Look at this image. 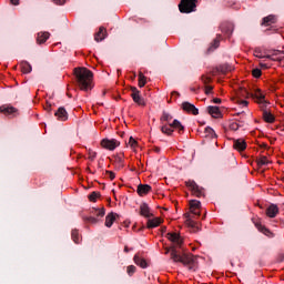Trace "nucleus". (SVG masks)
Instances as JSON below:
<instances>
[{"mask_svg":"<svg viewBox=\"0 0 284 284\" xmlns=\"http://www.w3.org/2000/svg\"><path fill=\"white\" fill-rule=\"evenodd\" d=\"M166 239L173 244L166 248L165 254H171L174 263H182L191 272H196V256L192 253L179 251L183 247V237L179 233H168Z\"/></svg>","mask_w":284,"mask_h":284,"instance_id":"1","label":"nucleus"},{"mask_svg":"<svg viewBox=\"0 0 284 284\" xmlns=\"http://www.w3.org/2000/svg\"><path fill=\"white\" fill-rule=\"evenodd\" d=\"M75 74L77 85L83 92L92 90V79L94 74L88 68H75L73 70Z\"/></svg>","mask_w":284,"mask_h":284,"instance_id":"2","label":"nucleus"},{"mask_svg":"<svg viewBox=\"0 0 284 284\" xmlns=\"http://www.w3.org/2000/svg\"><path fill=\"white\" fill-rule=\"evenodd\" d=\"M179 10L183 14H190V12H195L196 0H181L179 4Z\"/></svg>","mask_w":284,"mask_h":284,"instance_id":"3","label":"nucleus"},{"mask_svg":"<svg viewBox=\"0 0 284 284\" xmlns=\"http://www.w3.org/2000/svg\"><path fill=\"white\" fill-rule=\"evenodd\" d=\"M0 113L4 114V116H8L9 119H17L19 114V109L12 106V104H3L0 106Z\"/></svg>","mask_w":284,"mask_h":284,"instance_id":"4","label":"nucleus"},{"mask_svg":"<svg viewBox=\"0 0 284 284\" xmlns=\"http://www.w3.org/2000/svg\"><path fill=\"white\" fill-rule=\"evenodd\" d=\"M186 187H190L193 196H197V199H201V196H205V189L203 186H200L194 182V180H189L185 182Z\"/></svg>","mask_w":284,"mask_h":284,"instance_id":"5","label":"nucleus"},{"mask_svg":"<svg viewBox=\"0 0 284 284\" xmlns=\"http://www.w3.org/2000/svg\"><path fill=\"white\" fill-rule=\"evenodd\" d=\"M131 98L138 105H145V99H143V97L141 95V91H139L136 87H131Z\"/></svg>","mask_w":284,"mask_h":284,"instance_id":"6","label":"nucleus"},{"mask_svg":"<svg viewBox=\"0 0 284 284\" xmlns=\"http://www.w3.org/2000/svg\"><path fill=\"white\" fill-rule=\"evenodd\" d=\"M101 145L102 148H104L105 150H116V148H119L121 145V142H119L115 139H103L101 141Z\"/></svg>","mask_w":284,"mask_h":284,"instance_id":"7","label":"nucleus"},{"mask_svg":"<svg viewBox=\"0 0 284 284\" xmlns=\"http://www.w3.org/2000/svg\"><path fill=\"white\" fill-rule=\"evenodd\" d=\"M184 216L186 219L185 223H186L187 227H190L192 230V232H200L201 231V225H199L197 222L192 220V216L190 215V213H186Z\"/></svg>","mask_w":284,"mask_h":284,"instance_id":"8","label":"nucleus"},{"mask_svg":"<svg viewBox=\"0 0 284 284\" xmlns=\"http://www.w3.org/2000/svg\"><path fill=\"white\" fill-rule=\"evenodd\" d=\"M190 210L191 214L194 216H201V201L199 200H191L190 201Z\"/></svg>","mask_w":284,"mask_h":284,"instance_id":"9","label":"nucleus"},{"mask_svg":"<svg viewBox=\"0 0 284 284\" xmlns=\"http://www.w3.org/2000/svg\"><path fill=\"white\" fill-rule=\"evenodd\" d=\"M182 110H184V112H189V113L193 114L194 116H197V114H199V109L190 102H183Z\"/></svg>","mask_w":284,"mask_h":284,"instance_id":"10","label":"nucleus"},{"mask_svg":"<svg viewBox=\"0 0 284 284\" xmlns=\"http://www.w3.org/2000/svg\"><path fill=\"white\" fill-rule=\"evenodd\" d=\"M254 225H255L256 230H258V232H261L265 236H268L270 239H272V236H274L272 231H270V229L265 227V225L261 224L260 221H255Z\"/></svg>","mask_w":284,"mask_h":284,"instance_id":"11","label":"nucleus"},{"mask_svg":"<svg viewBox=\"0 0 284 284\" xmlns=\"http://www.w3.org/2000/svg\"><path fill=\"white\" fill-rule=\"evenodd\" d=\"M221 31L226 37H232V32H234V24L232 22H224L221 24Z\"/></svg>","mask_w":284,"mask_h":284,"instance_id":"12","label":"nucleus"},{"mask_svg":"<svg viewBox=\"0 0 284 284\" xmlns=\"http://www.w3.org/2000/svg\"><path fill=\"white\" fill-rule=\"evenodd\" d=\"M140 214H141V216H144V219H152V216H154L150 212V206L148 205V203H142L140 205Z\"/></svg>","mask_w":284,"mask_h":284,"instance_id":"13","label":"nucleus"},{"mask_svg":"<svg viewBox=\"0 0 284 284\" xmlns=\"http://www.w3.org/2000/svg\"><path fill=\"white\" fill-rule=\"evenodd\" d=\"M139 196H145L152 192V186L150 184H140L136 190Z\"/></svg>","mask_w":284,"mask_h":284,"instance_id":"14","label":"nucleus"},{"mask_svg":"<svg viewBox=\"0 0 284 284\" xmlns=\"http://www.w3.org/2000/svg\"><path fill=\"white\" fill-rule=\"evenodd\" d=\"M161 223H163L161 217L149 219L146 222V227L148 230H154V227H159Z\"/></svg>","mask_w":284,"mask_h":284,"instance_id":"15","label":"nucleus"},{"mask_svg":"<svg viewBox=\"0 0 284 284\" xmlns=\"http://www.w3.org/2000/svg\"><path fill=\"white\" fill-rule=\"evenodd\" d=\"M54 116H57L58 121H68V111H65V108L60 106L55 111Z\"/></svg>","mask_w":284,"mask_h":284,"instance_id":"16","label":"nucleus"},{"mask_svg":"<svg viewBox=\"0 0 284 284\" xmlns=\"http://www.w3.org/2000/svg\"><path fill=\"white\" fill-rule=\"evenodd\" d=\"M233 146L237 152H244L247 149V143L243 139L234 140Z\"/></svg>","mask_w":284,"mask_h":284,"instance_id":"17","label":"nucleus"},{"mask_svg":"<svg viewBox=\"0 0 284 284\" xmlns=\"http://www.w3.org/2000/svg\"><path fill=\"white\" fill-rule=\"evenodd\" d=\"M266 59H271L272 61H283L284 53L283 51L274 50L271 54L265 57Z\"/></svg>","mask_w":284,"mask_h":284,"instance_id":"18","label":"nucleus"},{"mask_svg":"<svg viewBox=\"0 0 284 284\" xmlns=\"http://www.w3.org/2000/svg\"><path fill=\"white\" fill-rule=\"evenodd\" d=\"M278 214V206L276 204H271L266 209V216L270 219H276V215Z\"/></svg>","mask_w":284,"mask_h":284,"instance_id":"19","label":"nucleus"},{"mask_svg":"<svg viewBox=\"0 0 284 284\" xmlns=\"http://www.w3.org/2000/svg\"><path fill=\"white\" fill-rule=\"evenodd\" d=\"M50 39V32H39L37 36V44L42 45V43H45Z\"/></svg>","mask_w":284,"mask_h":284,"instance_id":"20","label":"nucleus"},{"mask_svg":"<svg viewBox=\"0 0 284 284\" xmlns=\"http://www.w3.org/2000/svg\"><path fill=\"white\" fill-rule=\"evenodd\" d=\"M207 112L210 115L213 116V119H221V116H223V114L221 113V109H219V106H209Z\"/></svg>","mask_w":284,"mask_h":284,"instance_id":"21","label":"nucleus"},{"mask_svg":"<svg viewBox=\"0 0 284 284\" xmlns=\"http://www.w3.org/2000/svg\"><path fill=\"white\" fill-rule=\"evenodd\" d=\"M221 39H222V36L216 34V38L213 40V42L211 43V45L207 49L209 53L214 52V50H216L221 45Z\"/></svg>","mask_w":284,"mask_h":284,"instance_id":"22","label":"nucleus"},{"mask_svg":"<svg viewBox=\"0 0 284 284\" xmlns=\"http://www.w3.org/2000/svg\"><path fill=\"white\" fill-rule=\"evenodd\" d=\"M234 68L231 64H220L216 67V72H221V74H227V72H232Z\"/></svg>","mask_w":284,"mask_h":284,"instance_id":"23","label":"nucleus"},{"mask_svg":"<svg viewBox=\"0 0 284 284\" xmlns=\"http://www.w3.org/2000/svg\"><path fill=\"white\" fill-rule=\"evenodd\" d=\"M105 37H108V31L103 27H100L99 32H97L94 36V40L98 42L103 41Z\"/></svg>","mask_w":284,"mask_h":284,"instance_id":"24","label":"nucleus"},{"mask_svg":"<svg viewBox=\"0 0 284 284\" xmlns=\"http://www.w3.org/2000/svg\"><path fill=\"white\" fill-rule=\"evenodd\" d=\"M133 261L135 265H139V267H142V270H145L148 267V262L145 261V258H142L139 255H134Z\"/></svg>","mask_w":284,"mask_h":284,"instance_id":"25","label":"nucleus"},{"mask_svg":"<svg viewBox=\"0 0 284 284\" xmlns=\"http://www.w3.org/2000/svg\"><path fill=\"white\" fill-rule=\"evenodd\" d=\"M251 97L257 99L260 103H265V94H263V91H261V89H255L254 93H252Z\"/></svg>","mask_w":284,"mask_h":284,"instance_id":"26","label":"nucleus"},{"mask_svg":"<svg viewBox=\"0 0 284 284\" xmlns=\"http://www.w3.org/2000/svg\"><path fill=\"white\" fill-rule=\"evenodd\" d=\"M263 119H264L265 123H274V121H276V118H274V114H272L267 110L263 111Z\"/></svg>","mask_w":284,"mask_h":284,"instance_id":"27","label":"nucleus"},{"mask_svg":"<svg viewBox=\"0 0 284 284\" xmlns=\"http://www.w3.org/2000/svg\"><path fill=\"white\" fill-rule=\"evenodd\" d=\"M116 220V215L114 213H110L105 217V227H112L114 225V221Z\"/></svg>","mask_w":284,"mask_h":284,"instance_id":"28","label":"nucleus"},{"mask_svg":"<svg viewBox=\"0 0 284 284\" xmlns=\"http://www.w3.org/2000/svg\"><path fill=\"white\" fill-rule=\"evenodd\" d=\"M170 126L173 130H179V132H184V130H185V126H183V124H181V121H179V120H173V122L170 123Z\"/></svg>","mask_w":284,"mask_h":284,"instance_id":"29","label":"nucleus"},{"mask_svg":"<svg viewBox=\"0 0 284 284\" xmlns=\"http://www.w3.org/2000/svg\"><path fill=\"white\" fill-rule=\"evenodd\" d=\"M161 132L163 134H166L168 136H172V133L174 132V129L170 125V123H169V125L168 124H163L161 126Z\"/></svg>","mask_w":284,"mask_h":284,"instance_id":"30","label":"nucleus"},{"mask_svg":"<svg viewBox=\"0 0 284 284\" xmlns=\"http://www.w3.org/2000/svg\"><path fill=\"white\" fill-rule=\"evenodd\" d=\"M272 23H276V17L271 14L263 18L262 26H272Z\"/></svg>","mask_w":284,"mask_h":284,"instance_id":"31","label":"nucleus"},{"mask_svg":"<svg viewBox=\"0 0 284 284\" xmlns=\"http://www.w3.org/2000/svg\"><path fill=\"white\" fill-rule=\"evenodd\" d=\"M21 68H22L23 74H30V72H32V65L27 61L21 63Z\"/></svg>","mask_w":284,"mask_h":284,"instance_id":"32","label":"nucleus"},{"mask_svg":"<svg viewBox=\"0 0 284 284\" xmlns=\"http://www.w3.org/2000/svg\"><path fill=\"white\" fill-rule=\"evenodd\" d=\"M139 88H145V83H148V78L143 75V72L139 73Z\"/></svg>","mask_w":284,"mask_h":284,"instance_id":"33","label":"nucleus"},{"mask_svg":"<svg viewBox=\"0 0 284 284\" xmlns=\"http://www.w3.org/2000/svg\"><path fill=\"white\" fill-rule=\"evenodd\" d=\"M172 119H173L172 114H170L169 112L163 111L160 121H161L162 123H163V121H165L166 123L170 124V121H172Z\"/></svg>","mask_w":284,"mask_h":284,"instance_id":"34","label":"nucleus"},{"mask_svg":"<svg viewBox=\"0 0 284 284\" xmlns=\"http://www.w3.org/2000/svg\"><path fill=\"white\" fill-rule=\"evenodd\" d=\"M91 214H93V216H100L101 219H103V216H105V209H93L91 211Z\"/></svg>","mask_w":284,"mask_h":284,"instance_id":"35","label":"nucleus"},{"mask_svg":"<svg viewBox=\"0 0 284 284\" xmlns=\"http://www.w3.org/2000/svg\"><path fill=\"white\" fill-rule=\"evenodd\" d=\"M256 163L260 168H263V165H268L267 156H261L256 160Z\"/></svg>","mask_w":284,"mask_h":284,"instance_id":"36","label":"nucleus"},{"mask_svg":"<svg viewBox=\"0 0 284 284\" xmlns=\"http://www.w3.org/2000/svg\"><path fill=\"white\" fill-rule=\"evenodd\" d=\"M114 163L118 165V168H124L125 164L123 163V155H115Z\"/></svg>","mask_w":284,"mask_h":284,"instance_id":"37","label":"nucleus"},{"mask_svg":"<svg viewBox=\"0 0 284 284\" xmlns=\"http://www.w3.org/2000/svg\"><path fill=\"white\" fill-rule=\"evenodd\" d=\"M71 239L74 243L79 245L80 240H79V231L78 230H72L71 232Z\"/></svg>","mask_w":284,"mask_h":284,"instance_id":"38","label":"nucleus"},{"mask_svg":"<svg viewBox=\"0 0 284 284\" xmlns=\"http://www.w3.org/2000/svg\"><path fill=\"white\" fill-rule=\"evenodd\" d=\"M83 221H85V223H91L92 225H97V223H99V219L94 216L83 217Z\"/></svg>","mask_w":284,"mask_h":284,"instance_id":"39","label":"nucleus"},{"mask_svg":"<svg viewBox=\"0 0 284 284\" xmlns=\"http://www.w3.org/2000/svg\"><path fill=\"white\" fill-rule=\"evenodd\" d=\"M101 196V193L100 192H92L90 195H89V200L94 203L97 201V199H99Z\"/></svg>","mask_w":284,"mask_h":284,"instance_id":"40","label":"nucleus"},{"mask_svg":"<svg viewBox=\"0 0 284 284\" xmlns=\"http://www.w3.org/2000/svg\"><path fill=\"white\" fill-rule=\"evenodd\" d=\"M136 272V266H134V265H129L128 267H126V274L129 275V276H134V273Z\"/></svg>","mask_w":284,"mask_h":284,"instance_id":"41","label":"nucleus"},{"mask_svg":"<svg viewBox=\"0 0 284 284\" xmlns=\"http://www.w3.org/2000/svg\"><path fill=\"white\" fill-rule=\"evenodd\" d=\"M205 133L207 134V136H211V139H214V136H216V132H214V129L210 126L205 129Z\"/></svg>","mask_w":284,"mask_h":284,"instance_id":"42","label":"nucleus"},{"mask_svg":"<svg viewBox=\"0 0 284 284\" xmlns=\"http://www.w3.org/2000/svg\"><path fill=\"white\" fill-rule=\"evenodd\" d=\"M252 74L255 79H260L262 71L261 69H253Z\"/></svg>","mask_w":284,"mask_h":284,"instance_id":"43","label":"nucleus"},{"mask_svg":"<svg viewBox=\"0 0 284 284\" xmlns=\"http://www.w3.org/2000/svg\"><path fill=\"white\" fill-rule=\"evenodd\" d=\"M201 80H202V83H204V85H207V83L212 82V78L206 77V75H202Z\"/></svg>","mask_w":284,"mask_h":284,"instance_id":"44","label":"nucleus"},{"mask_svg":"<svg viewBox=\"0 0 284 284\" xmlns=\"http://www.w3.org/2000/svg\"><path fill=\"white\" fill-rule=\"evenodd\" d=\"M239 128H241V124H239L237 122H232L230 124V130H233V132H236V130H239Z\"/></svg>","mask_w":284,"mask_h":284,"instance_id":"45","label":"nucleus"},{"mask_svg":"<svg viewBox=\"0 0 284 284\" xmlns=\"http://www.w3.org/2000/svg\"><path fill=\"white\" fill-rule=\"evenodd\" d=\"M88 154H89V160L90 161H94V159H97V152H94L92 150H89Z\"/></svg>","mask_w":284,"mask_h":284,"instance_id":"46","label":"nucleus"},{"mask_svg":"<svg viewBox=\"0 0 284 284\" xmlns=\"http://www.w3.org/2000/svg\"><path fill=\"white\" fill-rule=\"evenodd\" d=\"M129 145H131V148H135L138 145V142L134 138H130L129 139Z\"/></svg>","mask_w":284,"mask_h":284,"instance_id":"47","label":"nucleus"},{"mask_svg":"<svg viewBox=\"0 0 284 284\" xmlns=\"http://www.w3.org/2000/svg\"><path fill=\"white\" fill-rule=\"evenodd\" d=\"M105 174L109 175V179H111V181H114V179H116V174L112 171H105Z\"/></svg>","mask_w":284,"mask_h":284,"instance_id":"48","label":"nucleus"},{"mask_svg":"<svg viewBox=\"0 0 284 284\" xmlns=\"http://www.w3.org/2000/svg\"><path fill=\"white\" fill-rule=\"evenodd\" d=\"M212 90H214L213 87L206 85V87H205V94H212Z\"/></svg>","mask_w":284,"mask_h":284,"instance_id":"49","label":"nucleus"},{"mask_svg":"<svg viewBox=\"0 0 284 284\" xmlns=\"http://www.w3.org/2000/svg\"><path fill=\"white\" fill-rule=\"evenodd\" d=\"M44 110L47 112H52V104H50L49 102H47L45 106H44Z\"/></svg>","mask_w":284,"mask_h":284,"instance_id":"50","label":"nucleus"},{"mask_svg":"<svg viewBox=\"0 0 284 284\" xmlns=\"http://www.w3.org/2000/svg\"><path fill=\"white\" fill-rule=\"evenodd\" d=\"M53 3H55L57 6H63V3H65V0H52Z\"/></svg>","mask_w":284,"mask_h":284,"instance_id":"51","label":"nucleus"},{"mask_svg":"<svg viewBox=\"0 0 284 284\" xmlns=\"http://www.w3.org/2000/svg\"><path fill=\"white\" fill-rule=\"evenodd\" d=\"M239 103H240V105H244L245 108H247L248 102L245 100H240Z\"/></svg>","mask_w":284,"mask_h":284,"instance_id":"52","label":"nucleus"},{"mask_svg":"<svg viewBox=\"0 0 284 284\" xmlns=\"http://www.w3.org/2000/svg\"><path fill=\"white\" fill-rule=\"evenodd\" d=\"M221 71H216V68L211 71L212 77H216V73Z\"/></svg>","mask_w":284,"mask_h":284,"instance_id":"53","label":"nucleus"},{"mask_svg":"<svg viewBox=\"0 0 284 284\" xmlns=\"http://www.w3.org/2000/svg\"><path fill=\"white\" fill-rule=\"evenodd\" d=\"M12 6H19V0H10Z\"/></svg>","mask_w":284,"mask_h":284,"instance_id":"54","label":"nucleus"},{"mask_svg":"<svg viewBox=\"0 0 284 284\" xmlns=\"http://www.w3.org/2000/svg\"><path fill=\"white\" fill-rule=\"evenodd\" d=\"M213 103H221V99L219 98L213 99Z\"/></svg>","mask_w":284,"mask_h":284,"instance_id":"55","label":"nucleus"},{"mask_svg":"<svg viewBox=\"0 0 284 284\" xmlns=\"http://www.w3.org/2000/svg\"><path fill=\"white\" fill-rule=\"evenodd\" d=\"M278 261H280V263H283V261H284V254H281V255H280V260H278Z\"/></svg>","mask_w":284,"mask_h":284,"instance_id":"56","label":"nucleus"},{"mask_svg":"<svg viewBox=\"0 0 284 284\" xmlns=\"http://www.w3.org/2000/svg\"><path fill=\"white\" fill-rule=\"evenodd\" d=\"M172 94H176V97H181V93L180 92H176V91H173Z\"/></svg>","mask_w":284,"mask_h":284,"instance_id":"57","label":"nucleus"},{"mask_svg":"<svg viewBox=\"0 0 284 284\" xmlns=\"http://www.w3.org/2000/svg\"><path fill=\"white\" fill-rule=\"evenodd\" d=\"M242 92H244V94H246L247 97H250V93L247 92V90H242Z\"/></svg>","mask_w":284,"mask_h":284,"instance_id":"58","label":"nucleus"},{"mask_svg":"<svg viewBox=\"0 0 284 284\" xmlns=\"http://www.w3.org/2000/svg\"><path fill=\"white\" fill-rule=\"evenodd\" d=\"M261 68H267V64L260 63Z\"/></svg>","mask_w":284,"mask_h":284,"instance_id":"59","label":"nucleus"},{"mask_svg":"<svg viewBox=\"0 0 284 284\" xmlns=\"http://www.w3.org/2000/svg\"><path fill=\"white\" fill-rule=\"evenodd\" d=\"M124 252H130V248L128 246L124 247Z\"/></svg>","mask_w":284,"mask_h":284,"instance_id":"60","label":"nucleus"},{"mask_svg":"<svg viewBox=\"0 0 284 284\" xmlns=\"http://www.w3.org/2000/svg\"><path fill=\"white\" fill-rule=\"evenodd\" d=\"M166 230H168L166 226H163V227H162V232H165Z\"/></svg>","mask_w":284,"mask_h":284,"instance_id":"61","label":"nucleus"},{"mask_svg":"<svg viewBox=\"0 0 284 284\" xmlns=\"http://www.w3.org/2000/svg\"><path fill=\"white\" fill-rule=\"evenodd\" d=\"M155 151H156V152H161V149H156Z\"/></svg>","mask_w":284,"mask_h":284,"instance_id":"62","label":"nucleus"}]
</instances>
